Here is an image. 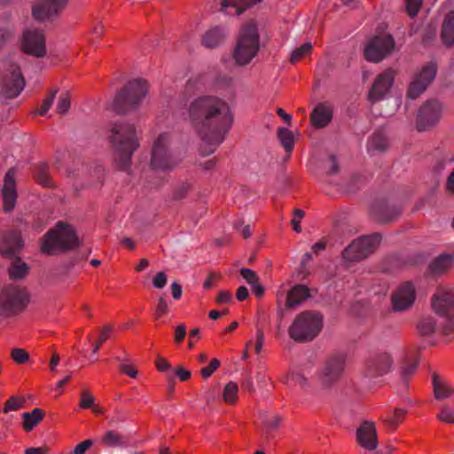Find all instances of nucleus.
Instances as JSON below:
<instances>
[{
	"mask_svg": "<svg viewBox=\"0 0 454 454\" xmlns=\"http://www.w3.org/2000/svg\"><path fill=\"white\" fill-rule=\"evenodd\" d=\"M188 117L202 140V155H208L223 143L233 123L228 102L215 96L194 98L188 109Z\"/></svg>",
	"mask_w": 454,
	"mask_h": 454,
	"instance_id": "f257e3e1",
	"label": "nucleus"
},
{
	"mask_svg": "<svg viewBox=\"0 0 454 454\" xmlns=\"http://www.w3.org/2000/svg\"><path fill=\"white\" fill-rule=\"evenodd\" d=\"M181 161L175 150L174 135L171 131L160 132L153 141L150 168L156 171H170Z\"/></svg>",
	"mask_w": 454,
	"mask_h": 454,
	"instance_id": "f03ea898",
	"label": "nucleus"
},
{
	"mask_svg": "<svg viewBox=\"0 0 454 454\" xmlns=\"http://www.w3.org/2000/svg\"><path fill=\"white\" fill-rule=\"evenodd\" d=\"M260 49V35L258 25L250 20L241 26L237 38L236 46L232 51L235 63L246 66L257 55Z\"/></svg>",
	"mask_w": 454,
	"mask_h": 454,
	"instance_id": "7ed1b4c3",
	"label": "nucleus"
},
{
	"mask_svg": "<svg viewBox=\"0 0 454 454\" xmlns=\"http://www.w3.org/2000/svg\"><path fill=\"white\" fill-rule=\"evenodd\" d=\"M110 141L116 160L126 165L133 153L138 148L139 143L136 136L135 127L127 122L114 123L111 128Z\"/></svg>",
	"mask_w": 454,
	"mask_h": 454,
	"instance_id": "20e7f679",
	"label": "nucleus"
},
{
	"mask_svg": "<svg viewBox=\"0 0 454 454\" xmlns=\"http://www.w3.org/2000/svg\"><path fill=\"white\" fill-rule=\"evenodd\" d=\"M79 239L71 225L59 223L42 239L41 251L46 254L72 250L79 247Z\"/></svg>",
	"mask_w": 454,
	"mask_h": 454,
	"instance_id": "39448f33",
	"label": "nucleus"
},
{
	"mask_svg": "<svg viewBox=\"0 0 454 454\" xmlns=\"http://www.w3.org/2000/svg\"><path fill=\"white\" fill-rule=\"evenodd\" d=\"M322 326L321 314L316 311H303L294 318L288 333L294 341H309L320 333Z\"/></svg>",
	"mask_w": 454,
	"mask_h": 454,
	"instance_id": "423d86ee",
	"label": "nucleus"
},
{
	"mask_svg": "<svg viewBox=\"0 0 454 454\" xmlns=\"http://www.w3.org/2000/svg\"><path fill=\"white\" fill-rule=\"evenodd\" d=\"M347 362V354L336 352L329 356L315 374V380L322 390L331 389L341 378Z\"/></svg>",
	"mask_w": 454,
	"mask_h": 454,
	"instance_id": "0eeeda50",
	"label": "nucleus"
},
{
	"mask_svg": "<svg viewBox=\"0 0 454 454\" xmlns=\"http://www.w3.org/2000/svg\"><path fill=\"white\" fill-rule=\"evenodd\" d=\"M1 94L4 98H16L26 85L20 65L12 59H4L0 66Z\"/></svg>",
	"mask_w": 454,
	"mask_h": 454,
	"instance_id": "6e6552de",
	"label": "nucleus"
},
{
	"mask_svg": "<svg viewBox=\"0 0 454 454\" xmlns=\"http://www.w3.org/2000/svg\"><path fill=\"white\" fill-rule=\"evenodd\" d=\"M147 91L148 83L145 80L138 78L129 81L114 98V107L115 111L124 114L137 107Z\"/></svg>",
	"mask_w": 454,
	"mask_h": 454,
	"instance_id": "1a4fd4ad",
	"label": "nucleus"
},
{
	"mask_svg": "<svg viewBox=\"0 0 454 454\" xmlns=\"http://www.w3.org/2000/svg\"><path fill=\"white\" fill-rule=\"evenodd\" d=\"M434 311L442 319V333H454V290L441 287L432 298Z\"/></svg>",
	"mask_w": 454,
	"mask_h": 454,
	"instance_id": "9d476101",
	"label": "nucleus"
},
{
	"mask_svg": "<svg viewBox=\"0 0 454 454\" xmlns=\"http://www.w3.org/2000/svg\"><path fill=\"white\" fill-rule=\"evenodd\" d=\"M29 302V295L20 287L11 286L0 293V316L12 317L24 309Z\"/></svg>",
	"mask_w": 454,
	"mask_h": 454,
	"instance_id": "9b49d317",
	"label": "nucleus"
},
{
	"mask_svg": "<svg viewBox=\"0 0 454 454\" xmlns=\"http://www.w3.org/2000/svg\"><path fill=\"white\" fill-rule=\"evenodd\" d=\"M380 240V236L377 233L361 237L343 250L342 257L348 262L362 261L376 249Z\"/></svg>",
	"mask_w": 454,
	"mask_h": 454,
	"instance_id": "f8f14e48",
	"label": "nucleus"
},
{
	"mask_svg": "<svg viewBox=\"0 0 454 454\" xmlns=\"http://www.w3.org/2000/svg\"><path fill=\"white\" fill-rule=\"evenodd\" d=\"M442 113V105L440 101L431 99L424 102L418 110L416 117V129L419 132L428 131L437 125Z\"/></svg>",
	"mask_w": 454,
	"mask_h": 454,
	"instance_id": "ddd939ff",
	"label": "nucleus"
},
{
	"mask_svg": "<svg viewBox=\"0 0 454 454\" xmlns=\"http://www.w3.org/2000/svg\"><path fill=\"white\" fill-rule=\"evenodd\" d=\"M436 76V66L434 63H428L423 66L412 78L407 96L411 99L419 98L433 82Z\"/></svg>",
	"mask_w": 454,
	"mask_h": 454,
	"instance_id": "4468645a",
	"label": "nucleus"
},
{
	"mask_svg": "<svg viewBox=\"0 0 454 454\" xmlns=\"http://www.w3.org/2000/svg\"><path fill=\"white\" fill-rule=\"evenodd\" d=\"M394 47L395 41L391 35L375 36L364 49L365 59L371 62H380L394 50Z\"/></svg>",
	"mask_w": 454,
	"mask_h": 454,
	"instance_id": "2eb2a0df",
	"label": "nucleus"
},
{
	"mask_svg": "<svg viewBox=\"0 0 454 454\" xmlns=\"http://www.w3.org/2000/svg\"><path fill=\"white\" fill-rule=\"evenodd\" d=\"M21 48L28 55L42 58L46 54L45 37L42 30L28 28L24 31Z\"/></svg>",
	"mask_w": 454,
	"mask_h": 454,
	"instance_id": "dca6fc26",
	"label": "nucleus"
},
{
	"mask_svg": "<svg viewBox=\"0 0 454 454\" xmlns=\"http://www.w3.org/2000/svg\"><path fill=\"white\" fill-rule=\"evenodd\" d=\"M416 299V291L412 283L401 284L393 293L391 301L395 311H404L411 309Z\"/></svg>",
	"mask_w": 454,
	"mask_h": 454,
	"instance_id": "f3484780",
	"label": "nucleus"
},
{
	"mask_svg": "<svg viewBox=\"0 0 454 454\" xmlns=\"http://www.w3.org/2000/svg\"><path fill=\"white\" fill-rule=\"evenodd\" d=\"M395 72L392 69H387L379 74L369 90V100L377 102L384 99L393 86Z\"/></svg>",
	"mask_w": 454,
	"mask_h": 454,
	"instance_id": "a211bd4d",
	"label": "nucleus"
},
{
	"mask_svg": "<svg viewBox=\"0 0 454 454\" xmlns=\"http://www.w3.org/2000/svg\"><path fill=\"white\" fill-rule=\"evenodd\" d=\"M394 358L387 351H381L372 355L367 361L366 371L371 377H379L387 374L392 368Z\"/></svg>",
	"mask_w": 454,
	"mask_h": 454,
	"instance_id": "6ab92c4d",
	"label": "nucleus"
},
{
	"mask_svg": "<svg viewBox=\"0 0 454 454\" xmlns=\"http://www.w3.org/2000/svg\"><path fill=\"white\" fill-rule=\"evenodd\" d=\"M67 2L68 0H42L33 8V17L40 21L49 20L58 15Z\"/></svg>",
	"mask_w": 454,
	"mask_h": 454,
	"instance_id": "aec40b11",
	"label": "nucleus"
},
{
	"mask_svg": "<svg viewBox=\"0 0 454 454\" xmlns=\"http://www.w3.org/2000/svg\"><path fill=\"white\" fill-rule=\"evenodd\" d=\"M358 444L364 450H374L378 447L377 429L373 421H364L356 430Z\"/></svg>",
	"mask_w": 454,
	"mask_h": 454,
	"instance_id": "412c9836",
	"label": "nucleus"
},
{
	"mask_svg": "<svg viewBox=\"0 0 454 454\" xmlns=\"http://www.w3.org/2000/svg\"><path fill=\"white\" fill-rule=\"evenodd\" d=\"M16 170L11 168L5 175L4 186L2 189L3 200H4V209L5 212H11L13 210L16 205L17 192L15 184Z\"/></svg>",
	"mask_w": 454,
	"mask_h": 454,
	"instance_id": "4be33fe9",
	"label": "nucleus"
},
{
	"mask_svg": "<svg viewBox=\"0 0 454 454\" xmlns=\"http://www.w3.org/2000/svg\"><path fill=\"white\" fill-rule=\"evenodd\" d=\"M226 37L227 31L223 27L214 26L201 35V44L207 49H215L224 43Z\"/></svg>",
	"mask_w": 454,
	"mask_h": 454,
	"instance_id": "5701e85b",
	"label": "nucleus"
},
{
	"mask_svg": "<svg viewBox=\"0 0 454 454\" xmlns=\"http://www.w3.org/2000/svg\"><path fill=\"white\" fill-rule=\"evenodd\" d=\"M24 246L21 236L17 231H12L3 237L0 241V253L5 256H12Z\"/></svg>",
	"mask_w": 454,
	"mask_h": 454,
	"instance_id": "b1692460",
	"label": "nucleus"
},
{
	"mask_svg": "<svg viewBox=\"0 0 454 454\" xmlns=\"http://www.w3.org/2000/svg\"><path fill=\"white\" fill-rule=\"evenodd\" d=\"M432 384L434 395L438 400L451 398L454 395V386L436 373L433 374Z\"/></svg>",
	"mask_w": 454,
	"mask_h": 454,
	"instance_id": "393cba45",
	"label": "nucleus"
},
{
	"mask_svg": "<svg viewBox=\"0 0 454 454\" xmlns=\"http://www.w3.org/2000/svg\"><path fill=\"white\" fill-rule=\"evenodd\" d=\"M332 117L333 113L331 108L325 104H319L312 112L311 121L316 128L321 129L330 122Z\"/></svg>",
	"mask_w": 454,
	"mask_h": 454,
	"instance_id": "a878e982",
	"label": "nucleus"
},
{
	"mask_svg": "<svg viewBox=\"0 0 454 454\" xmlns=\"http://www.w3.org/2000/svg\"><path fill=\"white\" fill-rule=\"evenodd\" d=\"M309 296V289L305 286L297 285L288 292L286 306L289 309L296 308Z\"/></svg>",
	"mask_w": 454,
	"mask_h": 454,
	"instance_id": "bb28decb",
	"label": "nucleus"
},
{
	"mask_svg": "<svg viewBox=\"0 0 454 454\" xmlns=\"http://www.w3.org/2000/svg\"><path fill=\"white\" fill-rule=\"evenodd\" d=\"M442 38L447 45L454 43V11L450 12L443 20Z\"/></svg>",
	"mask_w": 454,
	"mask_h": 454,
	"instance_id": "cd10ccee",
	"label": "nucleus"
},
{
	"mask_svg": "<svg viewBox=\"0 0 454 454\" xmlns=\"http://www.w3.org/2000/svg\"><path fill=\"white\" fill-rule=\"evenodd\" d=\"M372 214L377 220L387 222L396 217L399 211L386 205H375L372 208Z\"/></svg>",
	"mask_w": 454,
	"mask_h": 454,
	"instance_id": "c85d7f7f",
	"label": "nucleus"
},
{
	"mask_svg": "<svg viewBox=\"0 0 454 454\" xmlns=\"http://www.w3.org/2000/svg\"><path fill=\"white\" fill-rule=\"evenodd\" d=\"M418 330L422 335H431L437 331L442 332V321L437 325L435 319L432 317H424L418 325Z\"/></svg>",
	"mask_w": 454,
	"mask_h": 454,
	"instance_id": "c756f323",
	"label": "nucleus"
},
{
	"mask_svg": "<svg viewBox=\"0 0 454 454\" xmlns=\"http://www.w3.org/2000/svg\"><path fill=\"white\" fill-rule=\"evenodd\" d=\"M29 270L28 265L20 258L14 260L8 269L10 278L12 280H20L25 278Z\"/></svg>",
	"mask_w": 454,
	"mask_h": 454,
	"instance_id": "7c9ffc66",
	"label": "nucleus"
},
{
	"mask_svg": "<svg viewBox=\"0 0 454 454\" xmlns=\"http://www.w3.org/2000/svg\"><path fill=\"white\" fill-rule=\"evenodd\" d=\"M453 263V254H442L432 262L430 267L433 272L440 273L449 269Z\"/></svg>",
	"mask_w": 454,
	"mask_h": 454,
	"instance_id": "2f4dec72",
	"label": "nucleus"
},
{
	"mask_svg": "<svg viewBox=\"0 0 454 454\" xmlns=\"http://www.w3.org/2000/svg\"><path fill=\"white\" fill-rule=\"evenodd\" d=\"M44 417V412L39 408L34 409L31 412H24L23 427L26 431H31Z\"/></svg>",
	"mask_w": 454,
	"mask_h": 454,
	"instance_id": "473e14b6",
	"label": "nucleus"
},
{
	"mask_svg": "<svg viewBox=\"0 0 454 454\" xmlns=\"http://www.w3.org/2000/svg\"><path fill=\"white\" fill-rule=\"evenodd\" d=\"M262 0H223L221 4V11L225 12L228 7H233L235 13L239 15L243 9L250 7Z\"/></svg>",
	"mask_w": 454,
	"mask_h": 454,
	"instance_id": "72a5a7b5",
	"label": "nucleus"
},
{
	"mask_svg": "<svg viewBox=\"0 0 454 454\" xmlns=\"http://www.w3.org/2000/svg\"><path fill=\"white\" fill-rule=\"evenodd\" d=\"M387 147V139L383 132L375 133L368 142L370 153L381 152Z\"/></svg>",
	"mask_w": 454,
	"mask_h": 454,
	"instance_id": "f704fd0d",
	"label": "nucleus"
},
{
	"mask_svg": "<svg viewBox=\"0 0 454 454\" xmlns=\"http://www.w3.org/2000/svg\"><path fill=\"white\" fill-rule=\"evenodd\" d=\"M406 414V411L402 408L395 409L393 413H388L385 418H381L388 430H394L397 425L402 421V419Z\"/></svg>",
	"mask_w": 454,
	"mask_h": 454,
	"instance_id": "c9c22d12",
	"label": "nucleus"
},
{
	"mask_svg": "<svg viewBox=\"0 0 454 454\" xmlns=\"http://www.w3.org/2000/svg\"><path fill=\"white\" fill-rule=\"evenodd\" d=\"M102 442L107 447H120L124 445L125 441L121 434L110 430L102 436Z\"/></svg>",
	"mask_w": 454,
	"mask_h": 454,
	"instance_id": "e433bc0d",
	"label": "nucleus"
},
{
	"mask_svg": "<svg viewBox=\"0 0 454 454\" xmlns=\"http://www.w3.org/2000/svg\"><path fill=\"white\" fill-rule=\"evenodd\" d=\"M278 137L286 152H291L294 148V135L292 131L286 128H279L278 129Z\"/></svg>",
	"mask_w": 454,
	"mask_h": 454,
	"instance_id": "4c0bfd02",
	"label": "nucleus"
},
{
	"mask_svg": "<svg viewBox=\"0 0 454 454\" xmlns=\"http://www.w3.org/2000/svg\"><path fill=\"white\" fill-rule=\"evenodd\" d=\"M282 422V418L278 415H270L262 417L263 430L266 434H270L278 428Z\"/></svg>",
	"mask_w": 454,
	"mask_h": 454,
	"instance_id": "58836bf2",
	"label": "nucleus"
},
{
	"mask_svg": "<svg viewBox=\"0 0 454 454\" xmlns=\"http://www.w3.org/2000/svg\"><path fill=\"white\" fill-rule=\"evenodd\" d=\"M15 34L13 26L7 25L0 27V51L14 39Z\"/></svg>",
	"mask_w": 454,
	"mask_h": 454,
	"instance_id": "ea45409f",
	"label": "nucleus"
},
{
	"mask_svg": "<svg viewBox=\"0 0 454 454\" xmlns=\"http://www.w3.org/2000/svg\"><path fill=\"white\" fill-rule=\"evenodd\" d=\"M24 403H25L24 398L12 396L6 401V403L4 406L3 411L4 413H9L10 411H18L24 406Z\"/></svg>",
	"mask_w": 454,
	"mask_h": 454,
	"instance_id": "a19ab883",
	"label": "nucleus"
},
{
	"mask_svg": "<svg viewBox=\"0 0 454 454\" xmlns=\"http://www.w3.org/2000/svg\"><path fill=\"white\" fill-rule=\"evenodd\" d=\"M238 389L237 383L230 381L223 389L224 401L228 403H233L236 400Z\"/></svg>",
	"mask_w": 454,
	"mask_h": 454,
	"instance_id": "79ce46f5",
	"label": "nucleus"
},
{
	"mask_svg": "<svg viewBox=\"0 0 454 454\" xmlns=\"http://www.w3.org/2000/svg\"><path fill=\"white\" fill-rule=\"evenodd\" d=\"M70 97L68 92H63L59 95L57 103L56 111L59 114H65L70 108Z\"/></svg>",
	"mask_w": 454,
	"mask_h": 454,
	"instance_id": "37998d69",
	"label": "nucleus"
},
{
	"mask_svg": "<svg viewBox=\"0 0 454 454\" xmlns=\"http://www.w3.org/2000/svg\"><path fill=\"white\" fill-rule=\"evenodd\" d=\"M312 48V44L310 43H305L300 47L296 48L291 53L290 60L293 63L297 62L301 59L304 55L309 53Z\"/></svg>",
	"mask_w": 454,
	"mask_h": 454,
	"instance_id": "c03bdc74",
	"label": "nucleus"
},
{
	"mask_svg": "<svg viewBox=\"0 0 454 454\" xmlns=\"http://www.w3.org/2000/svg\"><path fill=\"white\" fill-rule=\"evenodd\" d=\"M437 419L445 423L454 424V410L449 405H442L437 414Z\"/></svg>",
	"mask_w": 454,
	"mask_h": 454,
	"instance_id": "a18cd8bd",
	"label": "nucleus"
},
{
	"mask_svg": "<svg viewBox=\"0 0 454 454\" xmlns=\"http://www.w3.org/2000/svg\"><path fill=\"white\" fill-rule=\"evenodd\" d=\"M112 328L110 325H106L102 328V331L98 336V340L96 344L93 345L92 354L96 355L99 349L100 345H102L103 342H105L111 334Z\"/></svg>",
	"mask_w": 454,
	"mask_h": 454,
	"instance_id": "49530a36",
	"label": "nucleus"
},
{
	"mask_svg": "<svg viewBox=\"0 0 454 454\" xmlns=\"http://www.w3.org/2000/svg\"><path fill=\"white\" fill-rule=\"evenodd\" d=\"M422 0H405V6L408 14L415 17L420 10Z\"/></svg>",
	"mask_w": 454,
	"mask_h": 454,
	"instance_id": "de8ad7c7",
	"label": "nucleus"
},
{
	"mask_svg": "<svg viewBox=\"0 0 454 454\" xmlns=\"http://www.w3.org/2000/svg\"><path fill=\"white\" fill-rule=\"evenodd\" d=\"M240 274L242 278L246 280V282L250 286H253L258 282L257 274L250 269L242 268L240 270Z\"/></svg>",
	"mask_w": 454,
	"mask_h": 454,
	"instance_id": "09e8293b",
	"label": "nucleus"
},
{
	"mask_svg": "<svg viewBox=\"0 0 454 454\" xmlns=\"http://www.w3.org/2000/svg\"><path fill=\"white\" fill-rule=\"evenodd\" d=\"M12 358L18 364H24L28 360L29 356L25 349L17 348L12 349Z\"/></svg>",
	"mask_w": 454,
	"mask_h": 454,
	"instance_id": "8fccbe9b",
	"label": "nucleus"
},
{
	"mask_svg": "<svg viewBox=\"0 0 454 454\" xmlns=\"http://www.w3.org/2000/svg\"><path fill=\"white\" fill-rule=\"evenodd\" d=\"M305 212L301 209H294V217L291 220V224L293 225L294 231L295 232H301V227L300 226L299 223L300 221L304 217Z\"/></svg>",
	"mask_w": 454,
	"mask_h": 454,
	"instance_id": "3c124183",
	"label": "nucleus"
},
{
	"mask_svg": "<svg viewBox=\"0 0 454 454\" xmlns=\"http://www.w3.org/2000/svg\"><path fill=\"white\" fill-rule=\"evenodd\" d=\"M93 404H94L93 395L90 392L83 390L82 393V398H81V402H80L81 407L83 409H89V408H92Z\"/></svg>",
	"mask_w": 454,
	"mask_h": 454,
	"instance_id": "603ef678",
	"label": "nucleus"
},
{
	"mask_svg": "<svg viewBox=\"0 0 454 454\" xmlns=\"http://www.w3.org/2000/svg\"><path fill=\"white\" fill-rule=\"evenodd\" d=\"M288 381L290 383H294L295 385H299L301 387H305L308 385V380L300 372H292L288 377Z\"/></svg>",
	"mask_w": 454,
	"mask_h": 454,
	"instance_id": "864d4df0",
	"label": "nucleus"
},
{
	"mask_svg": "<svg viewBox=\"0 0 454 454\" xmlns=\"http://www.w3.org/2000/svg\"><path fill=\"white\" fill-rule=\"evenodd\" d=\"M57 91L58 90L52 91L51 96H49L47 98H45L43 101L42 106H41L40 110L38 111L39 114L44 115L50 110V108L52 106Z\"/></svg>",
	"mask_w": 454,
	"mask_h": 454,
	"instance_id": "5fc2aeb1",
	"label": "nucleus"
},
{
	"mask_svg": "<svg viewBox=\"0 0 454 454\" xmlns=\"http://www.w3.org/2000/svg\"><path fill=\"white\" fill-rule=\"evenodd\" d=\"M220 362L218 359L214 358L211 360L208 366L201 369V375L204 378H208L212 375V373L219 367Z\"/></svg>",
	"mask_w": 454,
	"mask_h": 454,
	"instance_id": "6e6d98bb",
	"label": "nucleus"
},
{
	"mask_svg": "<svg viewBox=\"0 0 454 454\" xmlns=\"http://www.w3.org/2000/svg\"><path fill=\"white\" fill-rule=\"evenodd\" d=\"M167 280V275L163 271H160L153 278V285L155 288L161 289L166 286Z\"/></svg>",
	"mask_w": 454,
	"mask_h": 454,
	"instance_id": "4d7b16f0",
	"label": "nucleus"
},
{
	"mask_svg": "<svg viewBox=\"0 0 454 454\" xmlns=\"http://www.w3.org/2000/svg\"><path fill=\"white\" fill-rule=\"evenodd\" d=\"M93 444L91 440H85L75 446L74 454H84Z\"/></svg>",
	"mask_w": 454,
	"mask_h": 454,
	"instance_id": "13d9d810",
	"label": "nucleus"
},
{
	"mask_svg": "<svg viewBox=\"0 0 454 454\" xmlns=\"http://www.w3.org/2000/svg\"><path fill=\"white\" fill-rule=\"evenodd\" d=\"M263 343H264V334H263V332L262 329H257L256 330V343H255V352L257 354L261 353L262 349V346H263Z\"/></svg>",
	"mask_w": 454,
	"mask_h": 454,
	"instance_id": "bf43d9fd",
	"label": "nucleus"
},
{
	"mask_svg": "<svg viewBox=\"0 0 454 454\" xmlns=\"http://www.w3.org/2000/svg\"><path fill=\"white\" fill-rule=\"evenodd\" d=\"M168 303L166 299L163 296H160L158 301L156 314L158 316H162L168 311Z\"/></svg>",
	"mask_w": 454,
	"mask_h": 454,
	"instance_id": "052dcab7",
	"label": "nucleus"
},
{
	"mask_svg": "<svg viewBox=\"0 0 454 454\" xmlns=\"http://www.w3.org/2000/svg\"><path fill=\"white\" fill-rule=\"evenodd\" d=\"M232 300V294L229 291L223 290L219 293L216 301L220 304L228 303Z\"/></svg>",
	"mask_w": 454,
	"mask_h": 454,
	"instance_id": "680f3d73",
	"label": "nucleus"
},
{
	"mask_svg": "<svg viewBox=\"0 0 454 454\" xmlns=\"http://www.w3.org/2000/svg\"><path fill=\"white\" fill-rule=\"evenodd\" d=\"M120 369L121 370L122 372H124L125 374L129 375L131 378H136L137 375V371L134 367L129 365L126 363H121L120 364Z\"/></svg>",
	"mask_w": 454,
	"mask_h": 454,
	"instance_id": "e2e57ef3",
	"label": "nucleus"
},
{
	"mask_svg": "<svg viewBox=\"0 0 454 454\" xmlns=\"http://www.w3.org/2000/svg\"><path fill=\"white\" fill-rule=\"evenodd\" d=\"M186 335V328L184 325H179L176 326L175 332V340L176 342H181Z\"/></svg>",
	"mask_w": 454,
	"mask_h": 454,
	"instance_id": "0e129e2a",
	"label": "nucleus"
},
{
	"mask_svg": "<svg viewBox=\"0 0 454 454\" xmlns=\"http://www.w3.org/2000/svg\"><path fill=\"white\" fill-rule=\"evenodd\" d=\"M170 288L173 298L176 300L180 299L183 294L181 286L177 282H173L170 286Z\"/></svg>",
	"mask_w": 454,
	"mask_h": 454,
	"instance_id": "69168bd1",
	"label": "nucleus"
},
{
	"mask_svg": "<svg viewBox=\"0 0 454 454\" xmlns=\"http://www.w3.org/2000/svg\"><path fill=\"white\" fill-rule=\"evenodd\" d=\"M157 369L160 372H167L170 369V364L162 357H159L156 361Z\"/></svg>",
	"mask_w": 454,
	"mask_h": 454,
	"instance_id": "338daca9",
	"label": "nucleus"
},
{
	"mask_svg": "<svg viewBox=\"0 0 454 454\" xmlns=\"http://www.w3.org/2000/svg\"><path fill=\"white\" fill-rule=\"evenodd\" d=\"M446 187L449 192L454 194V169L447 178Z\"/></svg>",
	"mask_w": 454,
	"mask_h": 454,
	"instance_id": "774afa93",
	"label": "nucleus"
}]
</instances>
